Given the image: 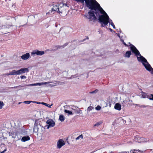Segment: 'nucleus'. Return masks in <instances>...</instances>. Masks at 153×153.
Wrapping results in <instances>:
<instances>
[{
  "label": "nucleus",
  "instance_id": "nucleus-1",
  "mask_svg": "<svg viewBox=\"0 0 153 153\" xmlns=\"http://www.w3.org/2000/svg\"><path fill=\"white\" fill-rule=\"evenodd\" d=\"M85 1L87 6L90 9H94L97 10V8H98L97 10L98 13L100 12L102 14V15L100 16L99 18V20L100 23H103L104 25H107L108 23H109L113 28H115L114 23L111 22L112 20H109V18L108 16L95 0H85ZM96 14L97 16L99 15V13H98V15L97 13Z\"/></svg>",
  "mask_w": 153,
  "mask_h": 153
},
{
  "label": "nucleus",
  "instance_id": "nucleus-2",
  "mask_svg": "<svg viewBox=\"0 0 153 153\" xmlns=\"http://www.w3.org/2000/svg\"><path fill=\"white\" fill-rule=\"evenodd\" d=\"M2 26L0 28V32L2 33H5L8 32L12 26H17L22 24L15 18L10 17L3 20L1 23Z\"/></svg>",
  "mask_w": 153,
  "mask_h": 153
},
{
  "label": "nucleus",
  "instance_id": "nucleus-3",
  "mask_svg": "<svg viewBox=\"0 0 153 153\" xmlns=\"http://www.w3.org/2000/svg\"><path fill=\"white\" fill-rule=\"evenodd\" d=\"M131 49L132 52L135 53L136 56H137L138 60L141 62L146 69L149 71H151V73L153 74V68L147 62L146 59L141 55L139 51L135 47L132 45L131 46Z\"/></svg>",
  "mask_w": 153,
  "mask_h": 153
},
{
  "label": "nucleus",
  "instance_id": "nucleus-4",
  "mask_svg": "<svg viewBox=\"0 0 153 153\" xmlns=\"http://www.w3.org/2000/svg\"><path fill=\"white\" fill-rule=\"evenodd\" d=\"M43 122L39 121V120H36L35 121L33 128V131L35 133L41 134L44 132L45 129V125L42 123Z\"/></svg>",
  "mask_w": 153,
  "mask_h": 153
},
{
  "label": "nucleus",
  "instance_id": "nucleus-5",
  "mask_svg": "<svg viewBox=\"0 0 153 153\" xmlns=\"http://www.w3.org/2000/svg\"><path fill=\"white\" fill-rule=\"evenodd\" d=\"M60 8L58 9V13L62 16H66L68 11V7L66 4L63 2H61L59 4Z\"/></svg>",
  "mask_w": 153,
  "mask_h": 153
},
{
  "label": "nucleus",
  "instance_id": "nucleus-6",
  "mask_svg": "<svg viewBox=\"0 0 153 153\" xmlns=\"http://www.w3.org/2000/svg\"><path fill=\"white\" fill-rule=\"evenodd\" d=\"M28 71L29 70L27 68H22L17 71L13 70L10 72L11 75H21Z\"/></svg>",
  "mask_w": 153,
  "mask_h": 153
},
{
  "label": "nucleus",
  "instance_id": "nucleus-7",
  "mask_svg": "<svg viewBox=\"0 0 153 153\" xmlns=\"http://www.w3.org/2000/svg\"><path fill=\"white\" fill-rule=\"evenodd\" d=\"M46 125H45V128L48 129L51 127H54L55 125V122L52 120L50 119L46 122Z\"/></svg>",
  "mask_w": 153,
  "mask_h": 153
},
{
  "label": "nucleus",
  "instance_id": "nucleus-8",
  "mask_svg": "<svg viewBox=\"0 0 153 153\" xmlns=\"http://www.w3.org/2000/svg\"><path fill=\"white\" fill-rule=\"evenodd\" d=\"M59 4H53V7L52 8L51 10H49V12L46 13L47 14L51 13H53L54 12H57L58 13V9H59Z\"/></svg>",
  "mask_w": 153,
  "mask_h": 153
},
{
  "label": "nucleus",
  "instance_id": "nucleus-9",
  "mask_svg": "<svg viewBox=\"0 0 153 153\" xmlns=\"http://www.w3.org/2000/svg\"><path fill=\"white\" fill-rule=\"evenodd\" d=\"M88 15L86 16V17L90 21H94L96 19V17L92 11H90L88 12Z\"/></svg>",
  "mask_w": 153,
  "mask_h": 153
},
{
  "label": "nucleus",
  "instance_id": "nucleus-10",
  "mask_svg": "<svg viewBox=\"0 0 153 153\" xmlns=\"http://www.w3.org/2000/svg\"><path fill=\"white\" fill-rule=\"evenodd\" d=\"M65 144V142L62 139L59 140L57 142V146L58 149H60Z\"/></svg>",
  "mask_w": 153,
  "mask_h": 153
},
{
  "label": "nucleus",
  "instance_id": "nucleus-11",
  "mask_svg": "<svg viewBox=\"0 0 153 153\" xmlns=\"http://www.w3.org/2000/svg\"><path fill=\"white\" fill-rule=\"evenodd\" d=\"M76 0V1H79V2H82V3H84V1H85V4H86V6H87L88 7L89 9H90V8L88 7L87 6V4H86V3L85 2V0ZM98 8H97V9H96V10H95L94 9H92V10H94L95 11V12L93 11V13H94H94H95L96 15V13H97V14L98 15V12H97V10H98ZM90 9L91 10V9ZM98 13H99V15H98L97 16H99V17H100V16H101V15H102V14L101 13H100V12H98Z\"/></svg>",
  "mask_w": 153,
  "mask_h": 153
},
{
  "label": "nucleus",
  "instance_id": "nucleus-12",
  "mask_svg": "<svg viewBox=\"0 0 153 153\" xmlns=\"http://www.w3.org/2000/svg\"><path fill=\"white\" fill-rule=\"evenodd\" d=\"M45 52L44 51H39L38 50H35L31 53V55L36 54L37 55H42L44 54Z\"/></svg>",
  "mask_w": 153,
  "mask_h": 153
},
{
  "label": "nucleus",
  "instance_id": "nucleus-13",
  "mask_svg": "<svg viewBox=\"0 0 153 153\" xmlns=\"http://www.w3.org/2000/svg\"><path fill=\"white\" fill-rule=\"evenodd\" d=\"M122 120H123L124 122H125V123L128 124L131 122V120L130 118L128 117L125 116L123 117Z\"/></svg>",
  "mask_w": 153,
  "mask_h": 153
},
{
  "label": "nucleus",
  "instance_id": "nucleus-14",
  "mask_svg": "<svg viewBox=\"0 0 153 153\" xmlns=\"http://www.w3.org/2000/svg\"><path fill=\"white\" fill-rule=\"evenodd\" d=\"M30 55L29 53H27L21 56L22 59L24 60L28 59L30 57Z\"/></svg>",
  "mask_w": 153,
  "mask_h": 153
},
{
  "label": "nucleus",
  "instance_id": "nucleus-15",
  "mask_svg": "<svg viewBox=\"0 0 153 153\" xmlns=\"http://www.w3.org/2000/svg\"><path fill=\"white\" fill-rule=\"evenodd\" d=\"M30 140V137L28 136H23L21 139V141L22 142H25L28 141Z\"/></svg>",
  "mask_w": 153,
  "mask_h": 153
},
{
  "label": "nucleus",
  "instance_id": "nucleus-16",
  "mask_svg": "<svg viewBox=\"0 0 153 153\" xmlns=\"http://www.w3.org/2000/svg\"><path fill=\"white\" fill-rule=\"evenodd\" d=\"M100 104L102 107H105L107 106V104L103 100H101L99 102Z\"/></svg>",
  "mask_w": 153,
  "mask_h": 153
},
{
  "label": "nucleus",
  "instance_id": "nucleus-17",
  "mask_svg": "<svg viewBox=\"0 0 153 153\" xmlns=\"http://www.w3.org/2000/svg\"><path fill=\"white\" fill-rule=\"evenodd\" d=\"M121 105L119 103H117L115 104L114 108L115 109L120 111L121 109Z\"/></svg>",
  "mask_w": 153,
  "mask_h": 153
},
{
  "label": "nucleus",
  "instance_id": "nucleus-18",
  "mask_svg": "<svg viewBox=\"0 0 153 153\" xmlns=\"http://www.w3.org/2000/svg\"><path fill=\"white\" fill-rule=\"evenodd\" d=\"M44 85V82L41 83H36L34 84H32L27 85L28 86H36V85Z\"/></svg>",
  "mask_w": 153,
  "mask_h": 153
},
{
  "label": "nucleus",
  "instance_id": "nucleus-19",
  "mask_svg": "<svg viewBox=\"0 0 153 153\" xmlns=\"http://www.w3.org/2000/svg\"><path fill=\"white\" fill-rule=\"evenodd\" d=\"M131 54V51H127L126 53L125 56L129 58L130 57V56Z\"/></svg>",
  "mask_w": 153,
  "mask_h": 153
},
{
  "label": "nucleus",
  "instance_id": "nucleus-20",
  "mask_svg": "<svg viewBox=\"0 0 153 153\" xmlns=\"http://www.w3.org/2000/svg\"><path fill=\"white\" fill-rule=\"evenodd\" d=\"M59 120L61 122H63L65 120V117L62 115H61L59 116Z\"/></svg>",
  "mask_w": 153,
  "mask_h": 153
},
{
  "label": "nucleus",
  "instance_id": "nucleus-21",
  "mask_svg": "<svg viewBox=\"0 0 153 153\" xmlns=\"http://www.w3.org/2000/svg\"><path fill=\"white\" fill-rule=\"evenodd\" d=\"M83 138V136L82 134H81L78 137H77L76 139V140H78L79 139H82Z\"/></svg>",
  "mask_w": 153,
  "mask_h": 153
},
{
  "label": "nucleus",
  "instance_id": "nucleus-22",
  "mask_svg": "<svg viewBox=\"0 0 153 153\" xmlns=\"http://www.w3.org/2000/svg\"><path fill=\"white\" fill-rule=\"evenodd\" d=\"M64 111L65 113H68L69 114L71 115L72 114V112L71 111L65 109Z\"/></svg>",
  "mask_w": 153,
  "mask_h": 153
},
{
  "label": "nucleus",
  "instance_id": "nucleus-23",
  "mask_svg": "<svg viewBox=\"0 0 153 153\" xmlns=\"http://www.w3.org/2000/svg\"><path fill=\"white\" fill-rule=\"evenodd\" d=\"M41 104H42V105H45V106L48 107L49 108H51V106L52 105V104H51V105H50L49 104H48L46 103L42 102L41 103Z\"/></svg>",
  "mask_w": 153,
  "mask_h": 153
},
{
  "label": "nucleus",
  "instance_id": "nucleus-24",
  "mask_svg": "<svg viewBox=\"0 0 153 153\" xmlns=\"http://www.w3.org/2000/svg\"><path fill=\"white\" fill-rule=\"evenodd\" d=\"M94 109V107L92 106H89L88 107L87 109V111H89Z\"/></svg>",
  "mask_w": 153,
  "mask_h": 153
},
{
  "label": "nucleus",
  "instance_id": "nucleus-25",
  "mask_svg": "<svg viewBox=\"0 0 153 153\" xmlns=\"http://www.w3.org/2000/svg\"><path fill=\"white\" fill-rule=\"evenodd\" d=\"M4 105V104L2 102L0 101V109L2 108L3 106Z\"/></svg>",
  "mask_w": 153,
  "mask_h": 153
},
{
  "label": "nucleus",
  "instance_id": "nucleus-26",
  "mask_svg": "<svg viewBox=\"0 0 153 153\" xmlns=\"http://www.w3.org/2000/svg\"><path fill=\"white\" fill-rule=\"evenodd\" d=\"M101 108V107L100 106H99V105H97V107H96L95 109L97 110H100Z\"/></svg>",
  "mask_w": 153,
  "mask_h": 153
},
{
  "label": "nucleus",
  "instance_id": "nucleus-27",
  "mask_svg": "<svg viewBox=\"0 0 153 153\" xmlns=\"http://www.w3.org/2000/svg\"><path fill=\"white\" fill-rule=\"evenodd\" d=\"M100 122H98L96 123L94 125V126H98L101 124Z\"/></svg>",
  "mask_w": 153,
  "mask_h": 153
},
{
  "label": "nucleus",
  "instance_id": "nucleus-28",
  "mask_svg": "<svg viewBox=\"0 0 153 153\" xmlns=\"http://www.w3.org/2000/svg\"><path fill=\"white\" fill-rule=\"evenodd\" d=\"M32 102V101H24L23 102L25 104H29L30 103Z\"/></svg>",
  "mask_w": 153,
  "mask_h": 153
},
{
  "label": "nucleus",
  "instance_id": "nucleus-29",
  "mask_svg": "<svg viewBox=\"0 0 153 153\" xmlns=\"http://www.w3.org/2000/svg\"><path fill=\"white\" fill-rule=\"evenodd\" d=\"M98 90L97 89L95 90L94 91L90 92V93L91 94H93L94 93H97L98 92Z\"/></svg>",
  "mask_w": 153,
  "mask_h": 153
},
{
  "label": "nucleus",
  "instance_id": "nucleus-30",
  "mask_svg": "<svg viewBox=\"0 0 153 153\" xmlns=\"http://www.w3.org/2000/svg\"><path fill=\"white\" fill-rule=\"evenodd\" d=\"M76 113H77L78 114H79V113L80 114L82 112V111L81 110H77L76 111Z\"/></svg>",
  "mask_w": 153,
  "mask_h": 153
},
{
  "label": "nucleus",
  "instance_id": "nucleus-31",
  "mask_svg": "<svg viewBox=\"0 0 153 153\" xmlns=\"http://www.w3.org/2000/svg\"><path fill=\"white\" fill-rule=\"evenodd\" d=\"M20 78L22 79H25V78H26V77L25 76H23V75H22V76H20Z\"/></svg>",
  "mask_w": 153,
  "mask_h": 153
},
{
  "label": "nucleus",
  "instance_id": "nucleus-32",
  "mask_svg": "<svg viewBox=\"0 0 153 153\" xmlns=\"http://www.w3.org/2000/svg\"><path fill=\"white\" fill-rule=\"evenodd\" d=\"M7 150L6 149H5L3 151L0 152L1 153H4Z\"/></svg>",
  "mask_w": 153,
  "mask_h": 153
},
{
  "label": "nucleus",
  "instance_id": "nucleus-33",
  "mask_svg": "<svg viewBox=\"0 0 153 153\" xmlns=\"http://www.w3.org/2000/svg\"><path fill=\"white\" fill-rule=\"evenodd\" d=\"M47 28L48 29H51V27L50 25H48V26H47Z\"/></svg>",
  "mask_w": 153,
  "mask_h": 153
},
{
  "label": "nucleus",
  "instance_id": "nucleus-34",
  "mask_svg": "<svg viewBox=\"0 0 153 153\" xmlns=\"http://www.w3.org/2000/svg\"><path fill=\"white\" fill-rule=\"evenodd\" d=\"M4 74L6 75L7 76H9V75H11V72H10L9 73H7V74Z\"/></svg>",
  "mask_w": 153,
  "mask_h": 153
},
{
  "label": "nucleus",
  "instance_id": "nucleus-35",
  "mask_svg": "<svg viewBox=\"0 0 153 153\" xmlns=\"http://www.w3.org/2000/svg\"><path fill=\"white\" fill-rule=\"evenodd\" d=\"M151 96L152 97L150 98L149 99L150 100H153V95L151 94Z\"/></svg>",
  "mask_w": 153,
  "mask_h": 153
},
{
  "label": "nucleus",
  "instance_id": "nucleus-36",
  "mask_svg": "<svg viewBox=\"0 0 153 153\" xmlns=\"http://www.w3.org/2000/svg\"><path fill=\"white\" fill-rule=\"evenodd\" d=\"M22 134H23V135H25L26 134V132H25L24 131H22Z\"/></svg>",
  "mask_w": 153,
  "mask_h": 153
},
{
  "label": "nucleus",
  "instance_id": "nucleus-37",
  "mask_svg": "<svg viewBox=\"0 0 153 153\" xmlns=\"http://www.w3.org/2000/svg\"><path fill=\"white\" fill-rule=\"evenodd\" d=\"M50 82H44V85L47 84H48L50 83Z\"/></svg>",
  "mask_w": 153,
  "mask_h": 153
},
{
  "label": "nucleus",
  "instance_id": "nucleus-38",
  "mask_svg": "<svg viewBox=\"0 0 153 153\" xmlns=\"http://www.w3.org/2000/svg\"><path fill=\"white\" fill-rule=\"evenodd\" d=\"M19 86H17L16 87H12L13 88H17Z\"/></svg>",
  "mask_w": 153,
  "mask_h": 153
},
{
  "label": "nucleus",
  "instance_id": "nucleus-39",
  "mask_svg": "<svg viewBox=\"0 0 153 153\" xmlns=\"http://www.w3.org/2000/svg\"><path fill=\"white\" fill-rule=\"evenodd\" d=\"M36 102V103H37V104H40V103L39 102Z\"/></svg>",
  "mask_w": 153,
  "mask_h": 153
},
{
  "label": "nucleus",
  "instance_id": "nucleus-40",
  "mask_svg": "<svg viewBox=\"0 0 153 153\" xmlns=\"http://www.w3.org/2000/svg\"><path fill=\"white\" fill-rule=\"evenodd\" d=\"M105 25L103 23V24L101 25L102 27H104Z\"/></svg>",
  "mask_w": 153,
  "mask_h": 153
},
{
  "label": "nucleus",
  "instance_id": "nucleus-41",
  "mask_svg": "<svg viewBox=\"0 0 153 153\" xmlns=\"http://www.w3.org/2000/svg\"><path fill=\"white\" fill-rule=\"evenodd\" d=\"M109 29L111 31H112L113 30L111 28H109Z\"/></svg>",
  "mask_w": 153,
  "mask_h": 153
},
{
  "label": "nucleus",
  "instance_id": "nucleus-42",
  "mask_svg": "<svg viewBox=\"0 0 153 153\" xmlns=\"http://www.w3.org/2000/svg\"><path fill=\"white\" fill-rule=\"evenodd\" d=\"M54 25H55V26H56V24H53V26H54Z\"/></svg>",
  "mask_w": 153,
  "mask_h": 153
},
{
  "label": "nucleus",
  "instance_id": "nucleus-43",
  "mask_svg": "<svg viewBox=\"0 0 153 153\" xmlns=\"http://www.w3.org/2000/svg\"><path fill=\"white\" fill-rule=\"evenodd\" d=\"M124 44L125 45H126V44L125 43H124Z\"/></svg>",
  "mask_w": 153,
  "mask_h": 153
},
{
  "label": "nucleus",
  "instance_id": "nucleus-44",
  "mask_svg": "<svg viewBox=\"0 0 153 153\" xmlns=\"http://www.w3.org/2000/svg\"><path fill=\"white\" fill-rule=\"evenodd\" d=\"M21 103V102H19V104H20Z\"/></svg>",
  "mask_w": 153,
  "mask_h": 153
},
{
  "label": "nucleus",
  "instance_id": "nucleus-45",
  "mask_svg": "<svg viewBox=\"0 0 153 153\" xmlns=\"http://www.w3.org/2000/svg\"><path fill=\"white\" fill-rule=\"evenodd\" d=\"M136 153L134 152H133V153Z\"/></svg>",
  "mask_w": 153,
  "mask_h": 153
}]
</instances>
